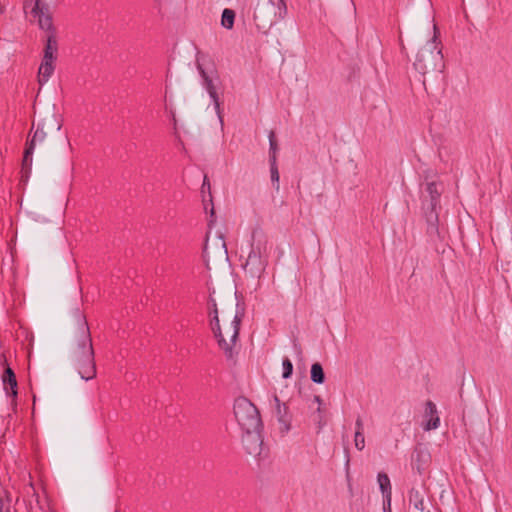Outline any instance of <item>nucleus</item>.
Returning a JSON list of instances; mask_svg holds the SVG:
<instances>
[{
  "label": "nucleus",
  "instance_id": "25",
  "mask_svg": "<svg viewBox=\"0 0 512 512\" xmlns=\"http://www.w3.org/2000/svg\"><path fill=\"white\" fill-rule=\"evenodd\" d=\"M354 443L357 450L362 451L365 448V437L363 432L355 431Z\"/></svg>",
  "mask_w": 512,
  "mask_h": 512
},
{
  "label": "nucleus",
  "instance_id": "1",
  "mask_svg": "<svg viewBox=\"0 0 512 512\" xmlns=\"http://www.w3.org/2000/svg\"><path fill=\"white\" fill-rule=\"evenodd\" d=\"M75 318L77 327L71 337L68 358L81 379L88 381L96 376L95 353L91 333L86 318L79 309L75 310Z\"/></svg>",
  "mask_w": 512,
  "mask_h": 512
},
{
  "label": "nucleus",
  "instance_id": "3",
  "mask_svg": "<svg viewBox=\"0 0 512 512\" xmlns=\"http://www.w3.org/2000/svg\"><path fill=\"white\" fill-rule=\"evenodd\" d=\"M267 264V241L264 238L256 239V233H253L251 249L242 267L251 277L260 278L265 272Z\"/></svg>",
  "mask_w": 512,
  "mask_h": 512
},
{
  "label": "nucleus",
  "instance_id": "11",
  "mask_svg": "<svg viewBox=\"0 0 512 512\" xmlns=\"http://www.w3.org/2000/svg\"><path fill=\"white\" fill-rule=\"evenodd\" d=\"M273 401L275 403V415L279 424L281 425L280 429L282 432L286 433L290 430L291 422L288 406L285 403H281L277 395L273 396Z\"/></svg>",
  "mask_w": 512,
  "mask_h": 512
},
{
  "label": "nucleus",
  "instance_id": "15",
  "mask_svg": "<svg viewBox=\"0 0 512 512\" xmlns=\"http://www.w3.org/2000/svg\"><path fill=\"white\" fill-rule=\"evenodd\" d=\"M425 491L422 487H412L409 491V503L416 510L420 512H424L426 509L425 501H424Z\"/></svg>",
  "mask_w": 512,
  "mask_h": 512
},
{
  "label": "nucleus",
  "instance_id": "6",
  "mask_svg": "<svg viewBox=\"0 0 512 512\" xmlns=\"http://www.w3.org/2000/svg\"><path fill=\"white\" fill-rule=\"evenodd\" d=\"M197 69L202 78V85L205 88V90L207 91V93L209 94V96L213 102V105H214L215 111L218 115V118L220 120V123L223 124V118L221 115V108H220V100H219V96L217 94V87H216V82H218V80H219L217 71L214 68H211L209 70L204 69L203 66L199 62H197Z\"/></svg>",
  "mask_w": 512,
  "mask_h": 512
},
{
  "label": "nucleus",
  "instance_id": "24",
  "mask_svg": "<svg viewBox=\"0 0 512 512\" xmlns=\"http://www.w3.org/2000/svg\"><path fill=\"white\" fill-rule=\"evenodd\" d=\"M283 373L282 377L284 379H288L291 377L293 373V364L288 357H285L282 361Z\"/></svg>",
  "mask_w": 512,
  "mask_h": 512
},
{
  "label": "nucleus",
  "instance_id": "28",
  "mask_svg": "<svg viewBox=\"0 0 512 512\" xmlns=\"http://www.w3.org/2000/svg\"><path fill=\"white\" fill-rule=\"evenodd\" d=\"M416 456H417V461L420 462L421 460H424V458L427 456V454H425L422 451H416Z\"/></svg>",
  "mask_w": 512,
  "mask_h": 512
},
{
  "label": "nucleus",
  "instance_id": "2",
  "mask_svg": "<svg viewBox=\"0 0 512 512\" xmlns=\"http://www.w3.org/2000/svg\"><path fill=\"white\" fill-rule=\"evenodd\" d=\"M434 36L417 53L413 66L415 70L425 75L432 71L442 72L444 68L443 54L437 42V27L433 26Z\"/></svg>",
  "mask_w": 512,
  "mask_h": 512
},
{
  "label": "nucleus",
  "instance_id": "20",
  "mask_svg": "<svg viewBox=\"0 0 512 512\" xmlns=\"http://www.w3.org/2000/svg\"><path fill=\"white\" fill-rule=\"evenodd\" d=\"M235 21V12L232 9L225 8L221 15V25L225 29H232Z\"/></svg>",
  "mask_w": 512,
  "mask_h": 512
},
{
  "label": "nucleus",
  "instance_id": "18",
  "mask_svg": "<svg viewBox=\"0 0 512 512\" xmlns=\"http://www.w3.org/2000/svg\"><path fill=\"white\" fill-rule=\"evenodd\" d=\"M57 49L58 47L56 39L52 35H49L47 37L43 58L55 60Z\"/></svg>",
  "mask_w": 512,
  "mask_h": 512
},
{
  "label": "nucleus",
  "instance_id": "4",
  "mask_svg": "<svg viewBox=\"0 0 512 512\" xmlns=\"http://www.w3.org/2000/svg\"><path fill=\"white\" fill-rule=\"evenodd\" d=\"M234 415L243 431L263 428L257 407L245 397H239L235 400Z\"/></svg>",
  "mask_w": 512,
  "mask_h": 512
},
{
  "label": "nucleus",
  "instance_id": "30",
  "mask_svg": "<svg viewBox=\"0 0 512 512\" xmlns=\"http://www.w3.org/2000/svg\"><path fill=\"white\" fill-rule=\"evenodd\" d=\"M314 400H315V402H317L319 405H321L322 400H321L320 396H315V397H314Z\"/></svg>",
  "mask_w": 512,
  "mask_h": 512
},
{
  "label": "nucleus",
  "instance_id": "33",
  "mask_svg": "<svg viewBox=\"0 0 512 512\" xmlns=\"http://www.w3.org/2000/svg\"><path fill=\"white\" fill-rule=\"evenodd\" d=\"M60 129H61V125H60V124H58V125H57V130H60Z\"/></svg>",
  "mask_w": 512,
  "mask_h": 512
},
{
  "label": "nucleus",
  "instance_id": "22",
  "mask_svg": "<svg viewBox=\"0 0 512 512\" xmlns=\"http://www.w3.org/2000/svg\"><path fill=\"white\" fill-rule=\"evenodd\" d=\"M270 2L276 6L275 17L280 20L284 19L287 15V6L285 0H276V2L270 0Z\"/></svg>",
  "mask_w": 512,
  "mask_h": 512
},
{
  "label": "nucleus",
  "instance_id": "19",
  "mask_svg": "<svg viewBox=\"0 0 512 512\" xmlns=\"http://www.w3.org/2000/svg\"><path fill=\"white\" fill-rule=\"evenodd\" d=\"M311 380L316 384H323L325 381V374L322 368V365L318 362L312 364L311 366Z\"/></svg>",
  "mask_w": 512,
  "mask_h": 512
},
{
  "label": "nucleus",
  "instance_id": "9",
  "mask_svg": "<svg viewBox=\"0 0 512 512\" xmlns=\"http://www.w3.org/2000/svg\"><path fill=\"white\" fill-rule=\"evenodd\" d=\"M31 7V12L38 17L39 25L44 30L52 27V19L49 13V6L42 0H26L25 8Z\"/></svg>",
  "mask_w": 512,
  "mask_h": 512
},
{
  "label": "nucleus",
  "instance_id": "12",
  "mask_svg": "<svg viewBox=\"0 0 512 512\" xmlns=\"http://www.w3.org/2000/svg\"><path fill=\"white\" fill-rule=\"evenodd\" d=\"M214 307H215V315L212 316V318H211L212 331L218 340V345L220 346V348L224 350L225 354L228 357H231V346L229 343H227L226 336L221 331L216 303H214Z\"/></svg>",
  "mask_w": 512,
  "mask_h": 512
},
{
  "label": "nucleus",
  "instance_id": "32",
  "mask_svg": "<svg viewBox=\"0 0 512 512\" xmlns=\"http://www.w3.org/2000/svg\"><path fill=\"white\" fill-rule=\"evenodd\" d=\"M4 12V7L0 4V13Z\"/></svg>",
  "mask_w": 512,
  "mask_h": 512
},
{
  "label": "nucleus",
  "instance_id": "29",
  "mask_svg": "<svg viewBox=\"0 0 512 512\" xmlns=\"http://www.w3.org/2000/svg\"><path fill=\"white\" fill-rule=\"evenodd\" d=\"M211 303H212V309H211L210 315L214 316L215 315L214 303H216V302H215V300L211 299Z\"/></svg>",
  "mask_w": 512,
  "mask_h": 512
},
{
  "label": "nucleus",
  "instance_id": "17",
  "mask_svg": "<svg viewBox=\"0 0 512 512\" xmlns=\"http://www.w3.org/2000/svg\"><path fill=\"white\" fill-rule=\"evenodd\" d=\"M377 481L379 488L385 498L384 504L387 503V505L390 507L392 488L388 475L383 472L378 473Z\"/></svg>",
  "mask_w": 512,
  "mask_h": 512
},
{
  "label": "nucleus",
  "instance_id": "16",
  "mask_svg": "<svg viewBox=\"0 0 512 512\" xmlns=\"http://www.w3.org/2000/svg\"><path fill=\"white\" fill-rule=\"evenodd\" d=\"M54 61L55 60L52 59H42V62L38 70V82L40 86H43L45 83H47L50 77L52 76L55 69Z\"/></svg>",
  "mask_w": 512,
  "mask_h": 512
},
{
  "label": "nucleus",
  "instance_id": "5",
  "mask_svg": "<svg viewBox=\"0 0 512 512\" xmlns=\"http://www.w3.org/2000/svg\"><path fill=\"white\" fill-rule=\"evenodd\" d=\"M425 191L429 197V200L425 197L423 202L424 209L426 210L427 233L430 237H439L440 233L436 208L439 203L441 190L437 183L429 182L426 184Z\"/></svg>",
  "mask_w": 512,
  "mask_h": 512
},
{
  "label": "nucleus",
  "instance_id": "31",
  "mask_svg": "<svg viewBox=\"0 0 512 512\" xmlns=\"http://www.w3.org/2000/svg\"><path fill=\"white\" fill-rule=\"evenodd\" d=\"M416 468H417V470H418L419 472H421L422 466H421L420 464H417V465H416Z\"/></svg>",
  "mask_w": 512,
  "mask_h": 512
},
{
  "label": "nucleus",
  "instance_id": "21",
  "mask_svg": "<svg viewBox=\"0 0 512 512\" xmlns=\"http://www.w3.org/2000/svg\"><path fill=\"white\" fill-rule=\"evenodd\" d=\"M270 163V175H271V181L273 183V186L276 190H279V171L277 167V160L274 157H270L269 159Z\"/></svg>",
  "mask_w": 512,
  "mask_h": 512
},
{
  "label": "nucleus",
  "instance_id": "10",
  "mask_svg": "<svg viewBox=\"0 0 512 512\" xmlns=\"http://www.w3.org/2000/svg\"><path fill=\"white\" fill-rule=\"evenodd\" d=\"M243 316H244V308L241 307L239 304H237L236 313L234 315V318L231 321L229 327L226 329V336L229 338V340H227V343L230 344L231 351L233 350V346L235 345V343L238 339L240 324H241Z\"/></svg>",
  "mask_w": 512,
  "mask_h": 512
},
{
  "label": "nucleus",
  "instance_id": "13",
  "mask_svg": "<svg viewBox=\"0 0 512 512\" xmlns=\"http://www.w3.org/2000/svg\"><path fill=\"white\" fill-rule=\"evenodd\" d=\"M424 417L426 419V423L423 426L425 431L434 430L440 426V417L437 407L435 403L430 400L425 404Z\"/></svg>",
  "mask_w": 512,
  "mask_h": 512
},
{
  "label": "nucleus",
  "instance_id": "26",
  "mask_svg": "<svg viewBox=\"0 0 512 512\" xmlns=\"http://www.w3.org/2000/svg\"><path fill=\"white\" fill-rule=\"evenodd\" d=\"M201 190H202V193H203V194H204V193L206 192V190H207V191H208L209 196L211 197V193H210V183H209V181H208L207 176H204V180H203V184H202Z\"/></svg>",
  "mask_w": 512,
  "mask_h": 512
},
{
  "label": "nucleus",
  "instance_id": "8",
  "mask_svg": "<svg viewBox=\"0 0 512 512\" xmlns=\"http://www.w3.org/2000/svg\"><path fill=\"white\" fill-rule=\"evenodd\" d=\"M47 119L43 121H39L35 131L31 139L27 143V147L23 156V168H30L32 164V154L37 144H41L45 141L47 133L45 131V126L47 124Z\"/></svg>",
  "mask_w": 512,
  "mask_h": 512
},
{
  "label": "nucleus",
  "instance_id": "27",
  "mask_svg": "<svg viewBox=\"0 0 512 512\" xmlns=\"http://www.w3.org/2000/svg\"><path fill=\"white\" fill-rule=\"evenodd\" d=\"M355 427H356V431L363 432L364 424H363V420L360 416L357 417V419L355 421Z\"/></svg>",
  "mask_w": 512,
  "mask_h": 512
},
{
  "label": "nucleus",
  "instance_id": "23",
  "mask_svg": "<svg viewBox=\"0 0 512 512\" xmlns=\"http://www.w3.org/2000/svg\"><path fill=\"white\" fill-rule=\"evenodd\" d=\"M269 158L274 157L277 160L276 154L278 151V144L275 137V133L273 131L269 132Z\"/></svg>",
  "mask_w": 512,
  "mask_h": 512
},
{
  "label": "nucleus",
  "instance_id": "7",
  "mask_svg": "<svg viewBox=\"0 0 512 512\" xmlns=\"http://www.w3.org/2000/svg\"><path fill=\"white\" fill-rule=\"evenodd\" d=\"M262 429H248L243 431L242 445L247 454L259 458L263 450Z\"/></svg>",
  "mask_w": 512,
  "mask_h": 512
},
{
  "label": "nucleus",
  "instance_id": "14",
  "mask_svg": "<svg viewBox=\"0 0 512 512\" xmlns=\"http://www.w3.org/2000/svg\"><path fill=\"white\" fill-rule=\"evenodd\" d=\"M1 380H2V383L4 386V390L6 392V395L11 396L13 398L17 397L18 383H17L16 375L11 367H9V366L5 367V369L2 373V376H1Z\"/></svg>",
  "mask_w": 512,
  "mask_h": 512
}]
</instances>
